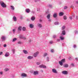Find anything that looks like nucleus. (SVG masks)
Instances as JSON below:
<instances>
[{"mask_svg": "<svg viewBox=\"0 0 78 78\" xmlns=\"http://www.w3.org/2000/svg\"><path fill=\"white\" fill-rule=\"evenodd\" d=\"M22 26H19L18 28V31H21L22 30Z\"/></svg>", "mask_w": 78, "mask_h": 78, "instance_id": "nucleus-15", "label": "nucleus"}, {"mask_svg": "<svg viewBox=\"0 0 78 78\" xmlns=\"http://www.w3.org/2000/svg\"><path fill=\"white\" fill-rule=\"evenodd\" d=\"M2 41L3 42V41H5V40H6V38H5V37L4 36H2L1 37Z\"/></svg>", "mask_w": 78, "mask_h": 78, "instance_id": "nucleus-9", "label": "nucleus"}, {"mask_svg": "<svg viewBox=\"0 0 78 78\" xmlns=\"http://www.w3.org/2000/svg\"><path fill=\"white\" fill-rule=\"evenodd\" d=\"M54 24L55 25H59V23L58 22H55L54 23Z\"/></svg>", "mask_w": 78, "mask_h": 78, "instance_id": "nucleus-28", "label": "nucleus"}, {"mask_svg": "<svg viewBox=\"0 0 78 78\" xmlns=\"http://www.w3.org/2000/svg\"><path fill=\"white\" fill-rule=\"evenodd\" d=\"M23 39H26V38L25 37H23Z\"/></svg>", "mask_w": 78, "mask_h": 78, "instance_id": "nucleus-60", "label": "nucleus"}, {"mask_svg": "<svg viewBox=\"0 0 78 78\" xmlns=\"http://www.w3.org/2000/svg\"><path fill=\"white\" fill-rule=\"evenodd\" d=\"M9 69L8 68H6L4 69L5 71V72H7V71H9Z\"/></svg>", "mask_w": 78, "mask_h": 78, "instance_id": "nucleus-34", "label": "nucleus"}, {"mask_svg": "<svg viewBox=\"0 0 78 78\" xmlns=\"http://www.w3.org/2000/svg\"><path fill=\"white\" fill-rule=\"evenodd\" d=\"M52 72L53 73H57L58 72L56 71V70L55 69H52Z\"/></svg>", "mask_w": 78, "mask_h": 78, "instance_id": "nucleus-7", "label": "nucleus"}, {"mask_svg": "<svg viewBox=\"0 0 78 78\" xmlns=\"http://www.w3.org/2000/svg\"><path fill=\"white\" fill-rule=\"evenodd\" d=\"M12 51L13 54H14V53H15V51H16V50L14 49H13L12 50Z\"/></svg>", "mask_w": 78, "mask_h": 78, "instance_id": "nucleus-31", "label": "nucleus"}, {"mask_svg": "<svg viewBox=\"0 0 78 78\" xmlns=\"http://www.w3.org/2000/svg\"><path fill=\"white\" fill-rule=\"evenodd\" d=\"M48 21L49 22H51V19H50V18L48 19Z\"/></svg>", "mask_w": 78, "mask_h": 78, "instance_id": "nucleus-35", "label": "nucleus"}, {"mask_svg": "<svg viewBox=\"0 0 78 78\" xmlns=\"http://www.w3.org/2000/svg\"><path fill=\"white\" fill-rule=\"evenodd\" d=\"M62 34L63 35H65L66 34V31L64 30L62 31Z\"/></svg>", "mask_w": 78, "mask_h": 78, "instance_id": "nucleus-24", "label": "nucleus"}, {"mask_svg": "<svg viewBox=\"0 0 78 78\" xmlns=\"http://www.w3.org/2000/svg\"><path fill=\"white\" fill-rule=\"evenodd\" d=\"M49 43H50V44H53V41H50L49 42Z\"/></svg>", "mask_w": 78, "mask_h": 78, "instance_id": "nucleus-48", "label": "nucleus"}, {"mask_svg": "<svg viewBox=\"0 0 78 78\" xmlns=\"http://www.w3.org/2000/svg\"><path fill=\"white\" fill-rule=\"evenodd\" d=\"M75 60H76V61H78V58H75Z\"/></svg>", "mask_w": 78, "mask_h": 78, "instance_id": "nucleus-55", "label": "nucleus"}, {"mask_svg": "<svg viewBox=\"0 0 78 78\" xmlns=\"http://www.w3.org/2000/svg\"><path fill=\"white\" fill-rule=\"evenodd\" d=\"M40 72H41V73H43L44 72V70H43L42 69H41L40 70Z\"/></svg>", "mask_w": 78, "mask_h": 78, "instance_id": "nucleus-47", "label": "nucleus"}, {"mask_svg": "<svg viewBox=\"0 0 78 78\" xmlns=\"http://www.w3.org/2000/svg\"><path fill=\"white\" fill-rule=\"evenodd\" d=\"M20 18L21 19H23V16H21Z\"/></svg>", "mask_w": 78, "mask_h": 78, "instance_id": "nucleus-64", "label": "nucleus"}, {"mask_svg": "<svg viewBox=\"0 0 78 78\" xmlns=\"http://www.w3.org/2000/svg\"><path fill=\"white\" fill-rule=\"evenodd\" d=\"M0 5L2 8H6V5L3 2H0Z\"/></svg>", "mask_w": 78, "mask_h": 78, "instance_id": "nucleus-1", "label": "nucleus"}, {"mask_svg": "<svg viewBox=\"0 0 78 78\" xmlns=\"http://www.w3.org/2000/svg\"><path fill=\"white\" fill-rule=\"evenodd\" d=\"M32 12L33 13V14H34V13H35V12L33 11Z\"/></svg>", "mask_w": 78, "mask_h": 78, "instance_id": "nucleus-63", "label": "nucleus"}, {"mask_svg": "<svg viewBox=\"0 0 78 78\" xmlns=\"http://www.w3.org/2000/svg\"><path fill=\"white\" fill-rule=\"evenodd\" d=\"M21 76L23 77H26V76H27V74L25 73H23L21 74Z\"/></svg>", "mask_w": 78, "mask_h": 78, "instance_id": "nucleus-10", "label": "nucleus"}, {"mask_svg": "<svg viewBox=\"0 0 78 78\" xmlns=\"http://www.w3.org/2000/svg\"><path fill=\"white\" fill-rule=\"evenodd\" d=\"M29 42H31V40H30L29 41Z\"/></svg>", "mask_w": 78, "mask_h": 78, "instance_id": "nucleus-62", "label": "nucleus"}, {"mask_svg": "<svg viewBox=\"0 0 78 78\" xmlns=\"http://www.w3.org/2000/svg\"><path fill=\"white\" fill-rule=\"evenodd\" d=\"M39 73V72L37 71H35L34 72L33 74L34 75H38Z\"/></svg>", "mask_w": 78, "mask_h": 78, "instance_id": "nucleus-8", "label": "nucleus"}, {"mask_svg": "<svg viewBox=\"0 0 78 78\" xmlns=\"http://www.w3.org/2000/svg\"><path fill=\"white\" fill-rule=\"evenodd\" d=\"M39 52L38 51L36 52L34 54V58H36V57H37V55H38V54H39Z\"/></svg>", "mask_w": 78, "mask_h": 78, "instance_id": "nucleus-3", "label": "nucleus"}, {"mask_svg": "<svg viewBox=\"0 0 78 78\" xmlns=\"http://www.w3.org/2000/svg\"><path fill=\"white\" fill-rule=\"evenodd\" d=\"M61 61L63 63H64V62H66V59L64 58Z\"/></svg>", "mask_w": 78, "mask_h": 78, "instance_id": "nucleus-21", "label": "nucleus"}, {"mask_svg": "<svg viewBox=\"0 0 78 78\" xmlns=\"http://www.w3.org/2000/svg\"><path fill=\"white\" fill-rule=\"evenodd\" d=\"M0 74H1V75H2L3 74V72H0Z\"/></svg>", "mask_w": 78, "mask_h": 78, "instance_id": "nucleus-57", "label": "nucleus"}, {"mask_svg": "<svg viewBox=\"0 0 78 78\" xmlns=\"http://www.w3.org/2000/svg\"><path fill=\"white\" fill-rule=\"evenodd\" d=\"M6 47V44H5L4 45V47Z\"/></svg>", "mask_w": 78, "mask_h": 78, "instance_id": "nucleus-54", "label": "nucleus"}, {"mask_svg": "<svg viewBox=\"0 0 78 78\" xmlns=\"http://www.w3.org/2000/svg\"><path fill=\"white\" fill-rule=\"evenodd\" d=\"M3 54V52H0V55H2Z\"/></svg>", "mask_w": 78, "mask_h": 78, "instance_id": "nucleus-52", "label": "nucleus"}, {"mask_svg": "<svg viewBox=\"0 0 78 78\" xmlns=\"http://www.w3.org/2000/svg\"><path fill=\"white\" fill-rule=\"evenodd\" d=\"M35 18L34 16H32L31 18V19L33 21H34V20H35Z\"/></svg>", "mask_w": 78, "mask_h": 78, "instance_id": "nucleus-19", "label": "nucleus"}, {"mask_svg": "<svg viewBox=\"0 0 78 78\" xmlns=\"http://www.w3.org/2000/svg\"><path fill=\"white\" fill-rule=\"evenodd\" d=\"M57 41L58 42H59V41H60V39H58Z\"/></svg>", "mask_w": 78, "mask_h": 78, "instance_id": "nucleus-56", "label": "nucleus"}, {"mask_svg": "<svg viewBox=\"0 0 78 78\" xmlns=\"http://www.w3.org/2000/svg\"><path fill=\"white\" fill-rule=\"evenodd\" d=\"M75 34H77L78 33V31H75Z\"/></svg>", "mask_w": 78, "mask_h": 78, "instance_id": "nucleus-50", "label": "nucleus"}, {"mask_svg": "<svg viewBox=\"0 0 78 78\" xmlns=\"http://www.w3.org/2000/svg\"><path fill=\"white\" fill-rule=\"evenodd\" d=\"M12 31L13 32V33L14 34L15 33V31H16V29H14L12 30Z\"/></svg>", "mask_w": 78, "mask_h": 78, "instance_id": "nucleus-41", "label": "nucleus"}, {"mask_svg": "<svg viewBox=\"0 0 78 78\" xmlns=\"http://www.w3.org/2000/svg\"><path fill=\"white\" fill-rule=\"evenodd\" d=\"M36 64H37V65H40L41 63L40 62H37L36 63Z\"/></svg>", "mask_w": 78, "mask_h": 78, "instance_id": "nucleus-39", "label": "nucleus"}, {"mask_svg": "<svg viewBox=\"0 0 78 78\" xmlns=\"http://www.w3.org/2000/svg\"><path fill=\"white\" fill-rule=\"evenodd\" d=\"M53 17H54V18H56L57 17V13H54L53 15Z\"/></svg>", "mask_w": 78, "mask_h": 78, "instance_id": "nucleus-17", "label": "nucleus"}, {"mask_svg": "<svg viewBox=\"0 0 78 78\" xmlns=\"http://www.w3.org/2000/svg\"><path fill=\"white\" fill-rule=\"evenodd\" d=\"M47 17L48 19L50 18V14H48L47 16Z\"/></svg>", "mask_w": 78, "mask_h": 78, "instance_id": "nucleus-20", "label": "nucleus"}, {"mask_svg": "<svg viewBox=\"0 0 78 78\" xmlns=\"http://www.w3.org/2000/svg\"><path fill=\"white\" fill-rule=\"evenodd\" d=\"M26 11L27 13H29L30 12V9H26Z\"/></svg>", "mask_w": 78, "mask_h": 78, "instance_id": "nucleus-12", "label": "nucleus"}, {"mask_svg": "<svg viewBox=\"0 0 78 78\" xmlns=\"http://www.w3.org/2000/svg\"><path fill=\"white\" fill-rule=\"evenodd\" d=\"M37 27H38V28H41L42 27V24L39 23H37Z\"/></svg>", "mask_w": 78, "mask_h": 78, "instance_id": "nucleus-5", "label": "nucleus"}, {"mask_svg": "<svg viewBox=\"0 0 78 78\" xmlns=\"http://www.w3.org/2000/svg\"><path fill=\"white\" fill-rule=\"evenodd\" d=\"M47 55H48V54H47V53H46L44 54L43 56L44 57H45L46 56H47Z\"/></svg>", "mask_w": 78, "mask_h": 78, "instance_id": "nucleus-29", "label": "nucleus"}, {"mask_svg": "<svg viewBox=\"0 0 78 78\" xmlns=\"http://www.w3.org/2000/svg\"><path fill=\"white\" fill-rule=\"evenodd\" d=\"M56 35H54L53 36V38H56Z\"/></svg>", "mask_w": 78, "mask_h": 78, "instance_id": "nucleus-42", "label": "nucleus"}, {"mask_svg": "<svg viewBox=\"0 0 78 78\" xmlns=\"http://www.w3.org/2000/svg\"><path fill=\"white\" fill-rule=\"evenodd\" d=\"M63 67L66 68L68 67H69V65L68 64H65L63 65Z\"/></svg>", "mask_w": 78, "mask_h": 78, "instance_id": "nucleus-23", "label": "nucleus"}, {"mask_svg": "<svg viewBox=\"0 0 78 78\" xmlns=\"http://www.w3.org/2000/svg\"><path fill=\"white\" fill-rule=\"evenodd\" d=\"M23 52L24 54L27 55L28 54V51L26 50H23Z\"/></svg>", "mask_w": 78, "mask_h": 78, "instance_id": "nucleus-6", "label": "nucleus"}, {"mask_svg": "<svg viewBox=\"0 0 78 78\" xmlns=\"http://www.w3.org/2000/svg\"><path fill=\"white\" fill-rule=\"evenodd\" d=\"M23 36L22 35H20L19 36V37L20 39H23Z\"/></svg>", "mask_w": 78, "mask_h": 78, "instance_id": "nucleus-33", "label": "nucleus"}, {"mask_svg": "<svg viewBox=\"0 0 78 78\" xmlns=\"http://www.w3.org/2000/svg\"><path fill=\"white\" fill-rule=\"evenodd\" d=\"M33 57L30 56H28L27 57V59H33Z\"/></svg>", "mask_w": 78, "mask_h": 78, "instance_id": "nucleus-16", "label": "nucleus"}, {"mask_svg": "<svg viewBox=\"0 0 78 78\" xmlns=\"http://www.w3.org/2000/svg\"><path fill=\"white\" fill-rule=\"evenodd\" d=\"M39 67L40 68H44V69H46L47 68L46 66L44 65H41L39 66Z\"/></svg>", "mask_w": 78, "mask_h": 78, "instance_id": "nucleus-2", "label": "nucleus"}, {"mask_svg": "<svg viewBox=\"0 0 78 78\" xmlns=\"http://www.w3.org/2000/svg\"><path fill=\"white\" fill-rule=\"evenodd\" d=\"M39 22H42V20L40 19L39 20Z\"/></svg>", "mask_w": 78, "mask_h": 78, "instance_id": "nucleus-45", "label": "nucleus"}, {"mask_svg": "<svg viewBox=\"0 0 78 78\" xmlns=\"http://www.w3.org/2000/svg\"><path fill=\"white\" fill-rule=\"evenodd\" d=\"M69 19H70L71 20H72V17H70Z\"/></svg>", "mask_w": 78, "mask_h": 78, "instance_id": "nucleus-59", "label": "nucleus"}, {"mask_svg": "<svg viewBox=\"0 0 78 78\" xmlns=\"http://www.w3.org/2000/svg\"><path fill=\"white\" fill-rule=\"evenodd\" d=\"M66 27H65V26H63V27H62V30H64L65 29V28Z\"/></svg>", "mask_w": 78, "mask_h": 78, "instance_id": "nucleus-37", "label": "nucleus"}, {"mask_svg": "<svg viewBox=\"0 0 78 78\" xmlns=\"http://www.w3.org/2000/svg\"><path fill=\"white\" fill-rule=\"evenodd\" d=\"M22 30L23 31H26V27H23L22 28Z\"/></svg>", "mask_w": 78, "mask_h": 78, "instance_id": "nucleus-22", "label": "nucleus"}, {"mask_svg": "<svg viewBox=\"0 0 78 78\" xmlns=\"http://www.w3.org/2000/svg\"><path fill=\"white\" fill-rule=\"evenodd\" d=\"M67 6H65L64 7V9H67Z\"/></svg>", "mask_w": 78, "mask_h": 78, "instance_id": "nucleus-44", "label": "nucleus"}, {"mask_svg": "<svg viewBox=\"0 0 78 78\" xmlns=\"http://www.w3.org/2000/svg\"><path fill=\"white\" fill-rule=\"evenodd\" d=\"M29 27L30 28H33L34 26L32 24H30L29 25Z\"/></svg>", "mask_w": 78, "mask_h": 78, "instance_id": "nucleus-18", "label": "nucleus"}, {"mask_svg": "<svg viewBox=\"0 0 78 78\" xmlns=\"http://www.w3.org/2000/svg\"><path fill=\"white\" fill-rule=\"evenodd\" d=\"M51 53H53V52H54V50L53 49H51Z\"/></svg>", "mask_w": 78, "mask_h": 78, "instance_id": "nucleus-43", "label": "nucleus"}, {"mask_svg": "<svg viewBox=\"0 0 78 78\" xmlns=\"http://www.w3.org/2000/svg\"><path fill=\"white\" fill-rule=\"evenodd\" d=\"M10 7V9H12V10H14V9H15V8H14V6L11 5Z\"/></svg>", "mask_w": 78, "mask_h": 78, "instance_id": "nucleus-13", "label": "nucleus"}, {"mask_svg": "<svg viewBox=\"0 0 78 78\" xmlns=\"http://www.w3.org/2000/svg\"><path fill=\"white\" fill-rule=\"evenodd\" d=\"M63 18L64 20H67V16H64L63 17Z\"/></svg>", "mask_w": 78, "mask_h": 78, "instance_id": "nucleus-36", "label": "nucleus"}, {"mask_svg": "<svg viewBox=\"0 0 78 78\" xmlns=\"http://www.w3.org/2000/svg\"><path fill=\"white\" fill-rule=\"evenodd\" d=\"M48 6L49 7V8H52V5H48Z\"/></svg>", "mask_w": 78, "mask_h": 78, "instance_id": "nucleus-40", "label": "nucleus"}, {"mask_svg": "<svg viewBox=\"0 0 78 78\" xmlns=\"http://www.w3.org/2000/svg\"><path fill=\"white\" fill-rule=\"evenodd\" d=\"M50 60V58L48 57H47L46 58V61H47V62H48L49 61V60Z\"/></svg>", "mask_w": 78, "mask_h": 78, "instance_id": "nucleus-27", "label": "nucleus"}, {"mask_svg": "<svg viewBox=\"0 0 78 78\" xmlns=\"http://www.w3.org/2000/svg\"><path fill=\"white\" fill-rule=\"evenodd\" d=\"M62 74L64 75H67L68 74V72L66 71H63L62 72Z\"/></svg>", "mask_w": 78, "mask_h": 78, "instance_id": "nucleus-4", "label": "nucleus"}, {"mask_svg": "<svg viewBox=\"0 0 78 78\" xmlns=\"http://www.w3.org/2000/svg\"><path fill=\"white\" fill-rule=\"evenodd\" d=\"M76 45H74L73 46V48H76Z\"/></svg>", "mask_w": 78, "mask_h": 78, "instance_id": "nucleus-51", "label": "nucleus"}, {"mask_svg": "<svg viewBox=\"0 0 78 78\" xmlns=\"http://www.w3.org/2000/svg\"><path fill=\"white\" fill-rule=\"evenodd\" d=\"M60 39L62 41V40H64V38L62 37H60Z\"/></svg>", "mask_w": 78, "mask_h": 78, "instance_id": "nucleus-32", "label": "nucleus"}, {"mask_svg": "<svg viewBox=\"0 0 78 78\" xmlns=\"http://www.w3.org/2000/svg\"><path fill=\"white\" fill-rule=\"evenodd\" d=\"M64 14V13L62 12H60L59 13V16H62Z\"/></svg>", "mask_w": 78, "mask_h": 78, "instance_id": "nucleus-26", "label": "nucleus"}, {"mask_svg": "<svg viewBox=\"0 0 78 78\" xmlns=\"http://www.w3.org/2000/svg\"><path fill=\"white\" fill-rule=\"evenodd\" d=\"M22 41H19L17 42V44H22Z\"/></svg>", "mask_w": 78, "mask_h": 78, "instance_id": "nucleus-38", "label": "nucleus"}, {"mask_svg": "<svg viewBox=\"0 0 78 78\" xmlns=\"http://www.w3.org/2000/svg\"><path fill=\"white\" fill-rule=\"evenodd\" d=\"M17 40V38H15L13 39V40L12 41V42H15Z\"/></svg>", "mask_w": 78, "mask_h": 78, "instance_id": "nucleus-30", "label": "nucleus"}, {"mask_svg": "<svg viewBox=\"0 0 78 78\" xmlns=\"http://www.w3.org/2000/svg\"><path fill=\"white\" fill-rule=\"evenodd\" d=\"M71 8H72V9H74V8H73V5H72L71 6Z\"/></svg>", "mask_w": 78, "mask_h": 78, "instance_id": "nucleus-49", "label": "nucleus"}, {"mask_svg": "<svg viewBox=\"0 0 78 78\" xmlns=\"http://www.w3.org/2000/svg\"><path fill=\"white\" fill-rule=\"evenodd\" d=\"M13 21H14V22H16V21H17V18H16V17L15 16H13Z\"/></svg>", "mask_w": 78, "mask_h": 78, "instance_id": "nucleus-14", "label": "nucleus"}, {"mask_svg": "<svg viewBox=\"0 0 78 78\" xmlns=\"http://www.w3.org/2000/svg\"><path fill=\"white\" fill-rule=\"evenodd\" d=\"M35 2H37V1H40V0H35Z\"/></svg>", "mask_w": 78, "mask_h": 78, "instance_id": "nucleus-58", "label": "nucleus"}, {"mask_svg": "<svg viewBox=\"0 0 78 78\" xmlns=\"http://www.w3.org/2000/svg\"><path fill=\"white\" fill-rule=\"evenodd\" d=\"M59 63L60 65V66H63V63L62 62H61V61H59Z\"/></svg>", "mask_w": 78, "mask_h": 78, "instance_id": "nucleus-25", "label": "nucleus"}, {"mask_svg": "<svg viewBox=\"0 0 78 78\" xmlns=\"http://www.w3.org/2000/svg\"><path fill=\"white\" fill-rule=\"evenodd\" d=\"M71 65L72 66V67H74V66H75L74 65V64L73 63H72L71 64Z\"/></svg>", "mask_w": 78, "mask_h": 78, "instance_id": "nucleus-46", "label": "nucleus"}, {"mask_svg": "<svg viewBox=\"0 0 78 78\" xmlns=\"http://www.w3.org/2000/svg\"><path fill=\"white\" fill-rule=\"evenodd\" d=\"M76 19L77 20H78V16H76Z\"/></svg>", "mask_w": 78, "mask_h": 78, "instance_id": "nucleus-61", "label": "nucleus"}, {"mask_svg": "<svg viewBox=\"0 0 78 78\" xmlns=\"http://www.w3.org/2000/svg\"><path fill=\"white\" fill-rule=\"evenodd\" d=\"M40 10V8L37 9V11H39Z\"/></svg>", "mask_w": 78, "mask_h": 78, "instance_id": "nucleus-53", "label": "nucleus"}, {"mask_svg": "<svg viewBox=\"0 0 78 78\" xmlns=\"http://www.w3.org/2000/svg\"><path fill=\"white\" fill-rule=\"evenodd\" d=\"M9 56V53L8 52H6L5 55V57H8Z\"/></svg>", "mask_w": 78, "mask_h": 78, "instance_id": "nucleus-11", "label": "nucleus"}]
</instances>
